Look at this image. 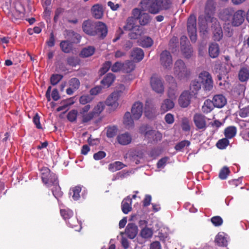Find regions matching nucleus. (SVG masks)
I'll list each match as a JSON object with an SVG mask.
<instances>
[{"instance_id":"nucleus-1","label":"nucleus","mask_w":249,"mask_h":249,"mask_svg":"<svg viewBox=\"0 0 249 249\" xmlns=\"http://www.w3.org/2000/svg\"><path fill=\"white\" fill-rule=\"evenodd\" d=\"M141 7L143 11L156 15L160 11L169 9L172 4L171 0H142Z\"/></svg>"},{"instance_id":"nucleus-2","label":"nucleus","mask_w":249,"mask_h":249,"mask_svg":"<svg viewBox=\"0 0 249 249\" xmlns=\"http://www.w3.org/2000/svg\"><path fill=\"white\" fill-rule=\"evenodd\" d=\"M82 29L85 34L90 36H95L99 33V37L102 39L107 34V25L101 21L93 22L90 20H85L82 24Z\"/></svg>"},{"instance_id":"nucleus-3","label":"nucleus","mask_w":249,"mask_h":249,"mask_svg":"<svg viewBox=\"0 0 249 249\" xmlns=\"http://www.w3.org/2000/svg\"><path fill=\"white\" fill-rule=\"evenodd\" d=\"M174 72L175 76L179 80L187 79L191 74L190 69L187 68L184 61L181 59L177 60L175 63Z\"/></svg>"},{"instance_id":"nucleus-4","label":"nucleus","mask_w":249,"mask_h":249,"mask_svg":"<svg viewBox=\"0 0 249 249\" xmlns=\"http://www.w3.org/2000/svg\"><path fill=\"white\" fill-rule=\"evenodd\" d=\"M140 133L143 135L149 143H156L162 139V134L158 131L150 129L147 125H142L140 128Z\"/></svg>"},{"instance_id":"nucleus-5","label":"nucleus","mask_w":249,"mask_h":249,"mask_svg":"<svg viewBox=\"0 0 249 249\" xmlns=\"http://www.w3.org/2000/svg\"><path fill=\"white\" fill-rule=\"evenodd\" d=\"M40 174L42 182L47 187H52L53 183L56 184L58 180L56 175L48 167H42L40 169Z\"/></svg>"},{"instance_id":"nucleus-6","label":"nucleus","mask_w":249,"mask_h":249,"mask_svg":"<svg viewBox=\"0 0 249 249\" xmlns=\"http://www.w3.org/2000/svg\"><path fill=\"white\" fill-rule=\"evenodd\" d=\"M187 30L190 40L195 42L197 39L196 17L194 14H191L188 18Z\"/></svg>"},{"instance_id":"nucleus-7","label":"nucleus","mask_w":249,"mask_h":249,"mask_svg":"<svg viewBox=\"0 0 249 249\" xmlns=\"http://www.w3.org/2000/svg\"><path fill=\"white\" fill-rule=\"evenodd\" d=\"M199 78L203 86L204 90L210 91L213 87V82L211 74L207 71H203L200 73Z\"/></svg>"},{"instance_id":"nucleus-8","label":"nucleus","mask_w":249,"mask_h":249,"mask_svg":"<svg viewBox=\"0 0 249 249\" xmlns=\"http://www.w3.org/2000/svg\"><path fill=\"white\" fill-rule=\"evenodd\" d=\"M160 62L165 68H171L173 64L172 56L170 53L167 51H163L160 54Z\"/></svg>"},{"instance_id":"nucleus-9","label":"nucleus","mask_w":249,"mask_h":249,"mask_svg":"<svg viewBox=\"0 0 249 249\" xmlns=\"http://www.w3.org/2000/svg\"><path fill=\"white\" fill-rule=\"evenodd\" d=\"M151 86L153 90L159 93H162L164 91V86L161 78L156 75L151 77Z\"/></svg>"},{"instance_id":"nucleus-10","label":"nucleus","mask_w":249,"mask_h":249,"mask_svg":"<svg viewBox=\"0 0 249 249\" xmlns=\"http://www.w3.org/2000/svg\"><path fill=\"white\" fill-rule=\"evenodd\" d=\"M245 12L244 10H238L233 13L231 24L233 26H239L245 20Z\"/></svg>"},{"instance_id":"nucleus-11","label":"nucleus","mask_w":249,"mask_h":249,"mask_svg":"<svg viewBox=\"0 0 249 249\" xmlns=\"http://www.w3.org/2000/svg\"><path fill=\"white\" fill-rule=\"evenodd\" d=\"M6 15L11 21L15 23H18L24 17V13L17 10L16 7L13 8Z\"/></svg>"},{"instance_id":"nucleus-12","label":"nucleus","mask_w":249,"mask_h":249,"mask_svg":"<svg viewBox=\"0 0 249 249\" xmlns=\"http://www.w3.org/2000/svg\"><path fill=\"white\" fill-rule=\"evenodd\" d=\"M193 95L189 91H184L180 95L178 103L182 107H186L190 104L191 99Z\"/></svg>"},{"instance_id":"nucleus-13","label":"nucleus","mask_w":249,"mask_h":249,"mask_svg":"<svg viewBox=\"0 0 249 249\" xmlns=\"http://www.w3.org/2000/svg\"><path fill=\"white\" fill-rule=\"evenodd\" d=\"M193 120L194 123L198 129L205 130L206 128V122L205 117L199 113L194 115Z\"/></svg>"},{"instance_id":"nucleus-14","label":"nucleus","mask_w":249,"mask_h":249,"mask_svg":"<svg viewBox=\"0 0 249 249\" xmlns=\"http://www.w3.org/2000/svg\"><path fill=\"white\" fill-rule=\"evenodd\" d=\"M143 111V105L141 102H137L132 107L131 112L133 119L138 120L142 116Z\"/></svg>"},{"instance_id":"nucleus-15","label":"nucleus","mask_w":249,"mask_h":249,"mask_svg":"<svg viewBox=\"0 0 249 249\" xmlns=\"http://www.w3.org/2000/svg\"><path fill=\"white\" fill-rule=\"evenodd\" d=\"M214 40L219 41L223 37V31L219 23L215 22L212 26Z\"/></svg>"},{"instance_id":"nucleus-16","label":"nucleus","mask_w":249,"mask_h":249,"mask_svg":"<svg viewBox=\"0 0 249 249\" xmlns=\"http://www.w3.org/2000/svg\"><path fill=\"white\" fill-rule=\"evenodd\" d=\"M92 16L96 19H101L104 15L103 6L100 4L93 5L91 8Z\"/></svg>"},{"instance_id":"nucleus-17","label":"nucleus","mask_w":249,"mask_h":249,"mask_svg":"<svg viewBox=\"0 0 249 249\" xmlns=\"http://www.w3.org/2000/svg\"><path fill=\"white\" fill-rule=\"evenodd\" d=\"M138 227L134 223H128L125 228V233L130 239H134L138 233Z\"/></svg>"},{"instance_id":"nucleus-18","label":"nucleus","mask_w":249,"mask_h":249,"mask_svg":"<svg viewBox=\"0 0 249 249\" xmlns=\"http://www.w3.org/2000/svg\"><path fill=\"white\" fill-rule=\"evenodd\" d=\"M213 102L214 107L221 108L223 107L227 103L226 98L222 94H217L213 96Z\"/></svg>"},{"instance_id":"nucleus-19","label":"nucleus","mask_w":249,"mask_h":249,"mask_svg":"<svg viewBox=\"0 0 249 249\" xmlns=\"http://www.w3.org/2000/svg\"><path fill=\"white\" fill-rule=\"evenodd\" d=\"M131 56L134 61L140 62L143 58L144 52L142 49L135 48L132 51Z\"/></svg>"},{"instance_id":"nucleus-20","label":"nucleus","mask_w":249,"mask_h":249,"mask_svg":"<svg viewBox=\"0 0 249 249\" xmlns=\"http://www.w3.org/2000/svg\"><path fill=\"white\" fill-rule=\"evenodd\" d=\"M115 79V76L111 73H107L101 81V84L105 88L109 87Z\"/></svg>"},{"instance_id":"nucleus-21","label":"nucleus","mask_w":249,"mask_h":249,"mask_svg":"<svg viewBox=\"0 0 249 249\" xmlns=\"http://www.w3.org/2000/svg\"><path fill=\"white\" fill-rule=\"evenodd\" d=\"M118 142L121 145H125L129 144L131 141L132 138L128 133H125L119 135L117 138Z\"/></svg>"},{"instance_id":"nucleus-22","label":"nucleus","mask_w":249,"mask_h":249,"mask_svg":"<svg viewBox=\"0 0 249 249\" xmlns=\"http://www.w3.org/2000/svg\"><path fill=\"white\" fill-rule=\"evenodd\" d=\"M132 199L127 196L122 202V210L124 214H127L132 210Z\"/></svg>"},{"instance_id":"nucleus-23","label":"nucleus","mask_w":249,"mask_h":249,"mask_svg":"<svg viewBox=\"0 0 249 249\" xmlns=\"http://www.w3.org/2000/svg\"><path fill=\"white\" fill-rule=\"evenodd\" d=\"M168 96L172 100H176L178 96L177 84L176 82L170 83L168 90Z\"/></svg>"},{"instance_id":"nucleus-24","label":"nucleus","mask_w":249,"mask_h":249,"mask_svg":"<svg viewBox=\"0 0 249 249\" xmlns=\"http://www.w3.org/2000/svg\"><path fill=\"white\" fill-rule=\"evenodd\" d=\"M68 224L72 228H74L76 231H80L82 228L81 222L79 221L77 217L72 216L67 222Z\"/></svg>"},{"instance_id":"nucleus-25","label":"nucleus","mask_w":249,"mask_h":249,"mask_svg":"<svg viewBox=\"0 0 249 249\" xmlns=\"http://www.w3.org/2000/svg\"><path fill=\"white\" fill-rule=\"evenodd\" d=\"M174 106L175 103L173 100L166 99L163 101L161 105L160 109L162 112L165 113L172 109Z\"/></svg>"},{"instance_id":"nucleus-26","label":"nucleus","mask_w":249,"mask_h":249,"mask_svg":"<svg viewBox=\"0 0 249 249\" xmlns=\"http://www.w3.org/2000/svg\"><path fill=\"white\" fill-rule=\"evenodd\" d=\"M234 13V10L231 7H228L224 9L220 13V17L221 19L225 21L229 20L233 16Z\"/></svg>"},{"instance_id":"nucleus-27","label":"nucleus","mask_w":249,"mask_h":249,"mask_svg":"<svg viewBox=\"0 0 249 249\" xmlns=\"http://www.w3.org/2000/svg\"><path fill=\"white\" fill-rule=\"evenodd\" d=\"M116 92H112L107 99L106 104L108 106L116 107L118 105L117 101L119 97L116 94Z\"/></svg>"},{"instance_id":"nucleus-28","label":"nucleus","mask_w":249,"mask_h":249,"mask_svg":"<svg viewBox=\"0 0 249 249\" xmlns=\"http://www.w3.org/2000/svg\"><path fill=\"white\" fill-rule=\"evenodd\" d=\"M219 45L217 43H212L209 47V53L211 57L214 58L219 54Z\"/></svg>"},{"instance_id":"nucleus-29","label":"nucleus","mask_w":249,"mask_h":249,"mask_svg":"<svg viewBox=\"0 0 249 249\" xmlns=\"http://www.w3.org/2000/svg\"><path fill=\"white\" fill-rule=\"evenodd\" d=\"M61 51L66 53H70L72 50V43L68 40H62L60 43Z\"/></svg>"},{"instance_id":"nucleus-30","label":"nucleus","mask_w":249,"mask_h":249,"mask_svg":"<svg viewBox=\"0 0 249 249\" xmlns=\"http://www.w3.org/2000/svg\"><path fill=\"white\" fill-rule=\"evenodd\" d=\"M143 34L142 28L139 26H135L134 29L129 33L128 36L130 39H136L138 38Z\"/></svg>"},{"instance_id":"nucleus-31","label":"nucleus","mask_w":249,"mask_h":249,"mask_svg":"<svg viewBox=\"0 0 249 249\" xmlns=\"http://www.w3.org/2000/svg\"><path fill=\"white\" fill-rule=\"evenodd\" d=\"M238 78L241 82H246L249 79V70L245 67L240 69L238 72Z\"/></svg>"},{"instance_id":"nucleus-32","label":"nucleus","mask_w":249,"mask_h":249,"mask_svg":"<svg viewBox=\"0 0 249 249\" xmlns=\"http://www.w3.org/2000/svg\"><path fill=\"white\" fill-rule=\"evenodd\" d=\"M95 49L93 46H88L83 48L80 53V56L83 58L88 57L92 55L95 53Z\"/></svg>"},{"instance_id":"nucleus-33","label":"nucleus","mask_w":249,"mask_h":249,"mask_svg":"<svg viewBox=\"0 0 249 249\" xmlns=\"http://www.w3.org/2000/svg\"><path fill=\"white\" fill-rule=\"evenodd\" d=\"M52 186H53L52 189L53 194L56 199H58L59 197L62 196L63 194L61 188L59 185L58 180L56 181V184L53 183V185H52Z\"/></svg>"},{"instance_id":"nucleus-34","label":"nucleus","mask_w":249,"mask_h":249,"mask_svg":"<svg viewBox=\"0 0 249 249\" xmlns=\"http://www.w3.org/2000/svg\"><path fill=\"white\" fill-rule=\"evenodd\" d=\"M125 166L126 165L123 162L117 161L113 163H111L108 165V170L112 172H114L116 171L123 169Z\"/></svg>"},{"instance_id":"nucleus-35","label":"nucleus","mask_w":249,"mask_h":249,"mask_svg":"<svg viewBox=\"0 0 249 249\" xmlns=\"http://www.w3.org/2000/svg\"><path fill=\"white\" fill-rule=\"evenodd\" d=\"M135 65L132 61H126L123 63V72L124 73H130L134 70Z\"/></svg>"},{"instance_id":"nucleus-36","label":"nucleus","mask_w":249,"mask_h":249,"mask_svg":"<svg viewBox=\"0 0 249 249\" xmlns=\"http://www.w3.org/2000/svg\"><path fill=\"white\" fill-rule=\"evenodd\" d=\"M237 132V129L235 126H230L226 127L224 130V135L228 139L233 138Z\"/></svg>"},{"instance_id":"nucleus-37","label":"nucleus","mask_w":249,"mask_h":249,"mask_svg":"<svg viewBox=\"0 0 249 249\" xmlns=\"http://www.w3.org/2000/svg\"><path fill=\"white\" fill-rule=\"evenodd\" d=\"M201 84L198 81H192L190 86L189 91L192 95H195L201 89Z\"/></svg>"},{"instance_id":"nucleus-38","label":"nucleus","mask_w":249,"mask_h":249,"mask_svg":"<svg viewBox=\"0 0 249 249\" xmlns=\"http://www.w3.org/2000/svg\"><path fill=\"white\" fill-rule=\"evenodd\" d=\"M213 101L207 99L205 101L204 105L202 107V110L204 113H208L213 110Z\"/></svg>"},{"instance_id":"nucleus-39","label":"nucleus","mask_w":249,"mask_h":249,"mask_svg":"<svg viewBox=\"0 0 249 249\" xmlns=\"http://www.w3.org/2000/svg\"><path fill=\"white\" fill-rule=\"evenodd\" d=\"M124 124L127 128L133 127L134 125L133 119L132 118L129 112H126L124 117Z\"/></svg>"},{"instance_id":"nucleus-40","label":"nucleus","mask_w":249,"mask_h":249,"mask_svg":"<svg viewBox=\"0 0 249 249\" xmlns=\"http://www.w3.org/2000/svg\"><path fill=\"white\" fill-rule=\"evenodd\" d=\"M215 242L220 247H225L227 245V240L222 234L218 233L215 237Z\"/></svg>"},{"instance_id":"nucleus-41","label":"nucleus","mask_w":249,"mask_h":249,"mask_svg":"<svg viewBox=\"0 0 249 249\" xmlns=\"http://www.w3.org/2000/svg\"><path fill=\"white\" fill-rule=\"evenodd\" d=\"M139 23L141 25H146L148 24L151 19L150 16L146 13H142L138 19Z\"/></svg>"},{"instance_id":"nucleus-42","label":"nucleus","mask_w":249,"mask_h":249,"mask_svg":"<svg viewBox=\"0 0 249 249\" xmlns=\"http://www.w3.org/2000/svg\"><path fill=\"white\" fill-rule=\"evenodd\" d=\"M81 191V188L79 186H75L70 190V194L72 196L73 199L75 201L78 200L80 197V193Z\"/></svg>"},{"instance_id":"nucleus-43","label":"nucleus","mask_w":249,"mask_h":249,"mask_svg":"<svg viewBox=\"0 0 249 249\" xmlns=\"http://www.w3.org/2000/svg\"><path fill=\"white\" fill-rule=\"evenodd\" d=\"M153 41L150 37H145L142 38L139 41V45L143 48H149L152 46Z\"/></svg>"},{"instance_id":"nucleus-44","label":"nucleus","mask_w":249,"mask_h":249,"mask_svg":"<svg viewBox=\"0 0 249 249\" xmlns=\"http://www.w3.org/2000/svg\"><path fill=\"white\" fill-rule=\"evenodd\" d=\"M181 52L185 57L189 58L192 55L193 49L190 45H187L186 46L181 47Z\"/></svg>"},{"instance_id":"nucleus-45","label":"nucleus","mask_w":249,"mask_h":249,"mask_svg":"<svg viewBox=\"0 0 249 249\" xmlns=\"http://www.w3.org/2000/svg\"><path fill=\"white\" fill-rule=\"evenodd\" d=\"M60 212L61 215L66 222L73 215V212L69 209H61Z\"/></svg>"},{"instance_id":"nucleus-46","label":"nucleus","mask_w":249,"mask_h":249,"mask_svg":"<svg viewBox=\"0 0 249 249\" xmlns=\"http://www.w3.org/2000/svg\"><path fill=\"white\" fill-rule=\"evenodd\" d=\"M229 141L228 140V139L226 137L218 140L216 145L219 149H224L229 145Z\"/></svg>"},{"instance_id":"nucleus-47","label":"nucleus","mask_w":249,"mask_h":249,"mask_svg":"<svg viewBox=\"0 0 249 249\" xmlns=\"http://www.w3.org/2000/svg\"><path fill=\"white\" fill-rule=\"evenodd\" d=\"M107 136V138H111L115 136L118 131V128L115 126H108L106 128Z\"/></svg>"},{"instance_id":"nucleus-48","label":"nucleus","mask_w":249,"mask_h":249,"mask_svg":"<svg viewBox=\"0 0 249 249\" xmlns=\"http://www.w3.org/2000/svg\"><path fill=\"white\" fill-rule=\"evenodd\" d=\"M105 105L103 102H100L94 107L92 112L96 116H98L104 109Z\"/></svg>"},{"instance_id":"nucleus-49","label":"nucleus","mask_w":249,"mask_h":249,"mask_svg":"<svg viewBox=\"0 0 249 249\" xmlns=\"http://www.w3.org/2000/svg\"><path fill=\"white\" fill-rule=\"evenodd\" d=\"M63 76L59 74H53L50 78L51 84L53 85H57L63 78Z\"/></svg>"},{"instance_id":"nucleus-50","label":"nucleus","mask_w":249,"mask_h":249,"mask_svg":"<svg viewBox=\"0 0 249 249\" xmlns=\"http://www.w3.org/2000/svg\"><path fill=\"white\" fill-rule=\"evenodd\" d=\"M80 60L77 57L70 56L67 58V64L71 67H75L79 64Z\"/></svg>"},{"instance_id":"nucleus-51","label":"nucleus","mask_w":249,"mask_h":249,"mask_svg":"<svg viewBox=\"0 0 249 249\" xmlns=\"http://www.w3.org/2000/svg\"><path fill=\"white\" fill-rule=\"evenodd\" d=\"M190 145V142L188 140H183L178 142L175 146V149L177 151H181L186 146H189Z\"/></svg>"},{"instance_id":"nucleus-52","label":"nucleus","mask_w":249,"mask_h":249,"mask_svg":"<svg viewBox=\"0 0 249 249\" xmlns=\"http://www.w3.org/2000/svg\"><path fill=\"white\" fill-rule=\"evenodd\" d=\"M78 111L75 109L71 110L67 114V118L71 122L76 121L77 117Z\"/></svg>"},{"instance_id":"nucleus-53","label":"nucleus","mask_w":249,"mask_h":249,"mask_svg":"<svg viewBox=\"0 0 249 249\" xmlns=\"http://www.w3.org/2000/svg\"><path fill=\"white\" fill-rule=\"evenodd\" d=\"M69 85L70 87L72 88L74 90H76L79 89L80 82L77 78H72L69 81Z\"/></svg>"},{"instance_id":"nucleus-54","label":"nucleus","mask_w":249,"mask_h":249,"mask_svg":"<svg viewBox=\"0 0 249 249\" xmlns=\"http://www.w3.org/2000/svg\"><path fill=\"white\" fill-rule=\"evenodd\" d=\"M141 235L142 238H148L152 236L153 231L149 228H143L141 232Z\"/></svg>"},{"instance_id":"nucleus-55","label":"nucleus","mask_w":249,"mask_h":249,"mask_svg":"<svg viewBox=\"0 0 249 249\" xmlns=\"http://www.w3.org/2000/svg\"><path fill=\"white\" fill-rule=\"evenodd\" d=\"M230 171L227 167H224L221 169L219 174V177L221 179H225L229 175Z\"/></svg>"},{"instance_id":"nucleus-56","label":"nucleus","mask_w":249,"mask_h":249,"mask_svg":"<svg viewBox=\"0 0 249 249\" xmlns=\"http://www.w3.org/2000/svg\"><path fill=\"white\" fill-rule=\"evenodd\" d=\"M110 68H111V62L109 61L105 62L100 70V74L102 75L104 74Z\"/></svg>"},{"instance_id":"nucleus-57","label":"nucleus","mask_w":249,"mask_h":249,"mask_svg":"<svg viewBox=\"0 0 249 249\" xmlns=\"http://www.w3.org/2000/svg\"><path fill=\"white\" fill-rule=\"evenodd\" d=\"M93 100L89 95H83L79 98V103L82 105H86L90 103Z\"/></svg>"},{"instance_id":"nucleus-58","label":"nucleus","mask_w":249,"mask_h":249,"mask_svg":"<svg viewBox=\"0 0 249 249\" xmlns=\"http://www.w3.org/2000/svg\"><path fill=\"white\" fill-rule=\"evenodd\" d=\"M96 116L92 111L88 113L82 115V123H86L91 121Z\"/></svg>"},{"instance_id":"nucleus-59","label":"nucleus","mask_w":249,"mask_h":249,"mask_svg":"<svg viewBox=\"0 0 249 249\" xmlns=\"http://www.w3.org/2000/svg\"><path fill=\"white\" fill-rule=\"evenodd\" d=\"M200 36L203 38L207 37L208 34V27L206 25H201L199 27Z\"/></svg>"},{"instance_id":"nucleus-60","label":"nucleus","mask_w":249,"mask_h":249,"mask_svg":"<svg viewBox=\"0 0 249 249\" xmlns=\"http://www.w3.org/2000/svg\"><path fill=\"white\" fill-rule=\"evenodd\" d=\"M123 63L117 61L115 62L111 68V70L114 72H117L121 70L123 71Z\"/></svg>"},{"instance_id":"nucleus-61","label":"nucleus","mask_w":249,"mask_h":249,"mask_svg":"<svg viewBox=\"0 0 249 249\" xmlns=\"http://www.w3.org/2000/svg\"><path fill=\"white\" fill-rule=\"evenodd\" d=\"M211 222L215 226H221L223 223V219L219 216H215L211 218Z\"/></svg>"},{"instance_id":"nucleus-62","label":"nucleus","mask_w":249,"mask_h":249,"mask_svg":"<svg viewBox=\"0 0 249 249\" xmlns=\"http://www.w3.org/2000/svg\"><path fill=\"white\" fill-rule=\"evenodd\" d=\"M214 0H207L205 5V10L213 11L215 9Z\"/></svg>"},{"instance_id":"nucleus-63","label":"nucleus","mask_w":249,"mask_h":249,"mask_svg":"<svg viewBox=\"0 0 249 249\" xmlns=\"http://www.w3.org/2000/svg\"><path fill=\"white\" fill-rule=\"evenodd\" d=\"M239 116L242 118H245L249 116V106L240 109Z\"/></svg>"},{"instance_id":"nucleus-64","label":"nucleus","mask_w":249,"mask_h":249,"mask_svg":"<svg viewBox=\"0 0 249 249\" xmlns=\"http://www.w3.org/2000/svg\"><path fill=\"white\" fill-rule=\"evenodd\" d=\"M46 43L49 47H52L54 46L55 37L53 31L50 33L49 39L46 41Z\"/></svg>"}]
</instances>
